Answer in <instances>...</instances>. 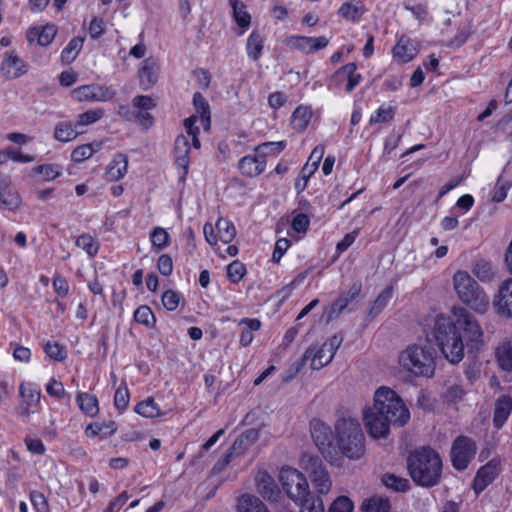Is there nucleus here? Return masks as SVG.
Instances as JSON below:
<instances>
[{
    "mask_svg": "<svg viewBox=\"0 0 512 512\" xmlns=\"http://www.w3.org/2000/svg\"><path fill=\"white\" fill-rule=\"evenodd\" d=\"M363 512H390L391 505L387 498L374 496L362 505Z\"/></svg>",
    "mask_w": 512,
    "mask_h": 512,
    "instance_id": "36",
    "label": "nucleus"
},
{
    "mask_svg": "<svg viewBox=\"0 0 512 512\" xmlns=\"http://www.w3.org/2000/svg\"><path fill=\"white\" fill-rule=\"evenodd\" d=\"M301 464L310 475L318 493L327 494L331 489L332 482L322 460L318 456L304 455Z\"/></svg>",
    "mask_w": 512,
    "mask_h": 512,
    "instance_id": "9",
    "label": "nucleus"
},
{
    "mask_svg": "<svg viewBox=\"0 0 512 512\" xmlns=\"http://www.w3.org/2000/svg\"><path fill=\"white\" fill-rule=\"evenodd\" d=\"M127 167L128 157L123 153H118L110 163L107 174L111 180L117 181L124 177Z\"/></svg>",
    "mask_w": 512,
    "mask_h": 512,
    "instance_id": "28",
    "label": "nucleus"
},
{
    "mask_svg": "<svg viewBox=\"0 0 512 512\" xmlns=\"http://www.w3.org/2000/svg\"><path fill=\"white\" fill-rule=\"evenodd\" d=\"M311 436L322 456L331 464L339 465L335 439L331 428L320 420L311 421Z\"/></svg>",
    "mask_w": 512,
    "mask_h": 512,
    "instance_id": "7",
    "label": "nucleus"
},
{
    "mask_svg": "<svg viewBox=\"0 0 512 512\" xmlns=\"http://www.w3.org/2000/svg\"><path fill=\"white\" fill-rule=\"evenodd\" d=\"M366 9L361 1H349L341 5L338 15L351 22H357L363 16Z\"/></svg>",
    "mask_w": 512,
    "mask_h": 512,
    "instance_id": "24",
    "label": "nucleus"
},
{
    "mask_svg": "<svg viewBox=\"0 0 512 512\" xmlns=\"http://www.w3.org/2000/svg\"><path fill=\"white\" fill-rule=\"evenodd\" d=\"M324 155V146L318 145L311 152L307 163L303 166L301 170V174L305 181H308L309 178L314 174V172L318 169L319 163Z\"/></svg>",
    "mask_w": 512,
    "mask_h": 512,
    "instance_id": "29",
    "label": "nucleus"
},
{
    "mask_svg": "<svg viewBox=\"0 0 512 512\" xmlns=\"http://www.w3.org/2000/svg\"><path fill=\"white\" fill-rule=\"evenodd\" d=\"M0 71L7 79H16L27 73L28 65L15 51H7L4 53Z\"/></svg>",
    "mask_w": 512,
    "mask_h": 512,
    "instance_id": "14",
    "label": "nucleus"
},
{
    "mask_svg": "<svg viewBox=\"0 0 512 512\" xmlns=\"http://www.w3.org/2000/svg\"><path fill=\"white\" fill-rule=\"evenodd\" d=\"M46 391L50 396L56 397L58 399H64L65 397L69 398L62 382L54 378H52L47 384Z\"/></svg>",
    "mask_w": 512,
    "mask_h": 512,
    "instance_id": "59",
    "label": "nucleus"
},
{
    "mask_svg": "<svg viewBox=\"0 0 512 512\" xmlns=\"http://www.w3.org/2000/svg\"><path fill=\"white\" fill-rule=\"evenodd\" d=\"M233 10V18L235 22L243 29L249 27L251 23V16L246 11V6L240 0H229Z\"/></svg>",
    "mask_w": 512,
    "mask_h": 512,
    "instance_id": "32",
    "label": "nucleus"
},
{
    "mask_svg": "<svg viewBox=\"0 0 512 512\" xmlns=\"http://www.w3.org/2000/svg\"><path fill=\"white\" fill-rule=\"evenodd\" d=\"M238 512H268L264 503L256 496L244 494L238 498Z\"/></svg>",
    "mask_w": 512,
    "mask_h": 512,
    "instance_id": "25",
    "label": "nucleus"
},
{
    "mask_svg": "<svg viewBox=\"0 0 512 512\" xmlns=\"http://www.w3.org/2000/svg\"><path fill=\"white\" fill-rule=\"evenodd\" d=\"M180 302V294L174 290H167L162 295V304L168 311L177 309Z\"/></svg>",
    "mask_w": 512,
    "mask_h": 512,
    "instance_id": "58",
    "label": "nucleus"
},
{
    "mask_svg": "<svg viewBox=\"0 0 512 512\" xmlns=\"http://www.w3.org/2000/svg\"><path fill=\"white\" fill-rule=\"evenodd\" d=\"M399 364L416 376L432 377L435 371V351L431 347L408 346L400 353Z\"/></svg>",
    "mask_w": 512,
    "mask_h": 512,
    "instance_id": "6",
    "label": "nucleus"
},
{
    "mask_svg": "<svg viewBox=\"0 0 512 512\" xmlns=\"http://www.w3.org/2000/svg\"><path fill=\"white\" fill-rule=\"evenodd\" d=\"M297 504L301 506L300 512H324L323 501L319 496L311 494Z\"/></svg>",
    "mask_w": 512,
    "mask_h": 512,
    "instance_id": "44",
    "label": "nucleus"
},
{
    "mask_svg": "<svg viewBox=\"0 0 512 512\" xmlns=\"http://www.w3.org/2000/svg\"><path fill=\"white\" fill-rule=\"evenodd\" d=\"M396 114V107L389 106L384 107L381 106L374 115L370 117L369 123L377 124V123H386L391 121Z\"/></svg>",
    "mask_w": 512,
    "mask_h": 512,
    "instance_id": "49",
    "label": "nucleus"
},
{
    "mask_svg": "<svg viewBox=\"0 0 512 512\" xmlns=\"http://www.w3.org/2000/svg\"><path fill=\"white\" fill-rule=\"evenodd\" d=\"M37 173L42 174L44 180H53L56 177L61 175L60 170L56 165L53 164H43L39 165L34 169Z\"/></svg>",
    "mask_w": 512,
    "mask_h": 512,
    "instance_id": "61",
    "label": "nucleus"
},
{
    "mask_svg": "<svg viewBox=\"0 0 512 512\" xmlns=\"http://www.w3.org/2000/svg\"><path fill=\"white\" fill-rule=\"evenodd\" d=\"M259 438V430L255 428L247 429L242 432L234 441L228 450L232 456L239 457L243 455L246 450L251 447Z\"/></svg>",
    "mask_w": 512,
    "mask_h": 512,
    "instance_id": "18",
    "label": "nucleus"
},
{
    "mask_svg": "<svg viewBox=\"0 0 512 512\" xmlns=\"http://www.w3.org/2000/svg\"><path fill=\"white\" fill-rule=\"evenodd\" d=\"M73 97L78 101L106 102L115 96L111 88L100 85H83L72 91Z\"/></svg>",
    "mask_w": 512,
    "mask_h": 512,
    "instance_id": "11",
    "label": "nucleus"
},
{
    "mask_svg": "<svg viewBox=\"0 0 512 512\" xmlns=\"http://www.w3.org/2000/svg\"><path fill=\"white\" fill-rule=\"evenodd\" d=\"M129 403V391L126 386H120L114 395V405L117 409L123 410Z\"/></svg>",
    "mask_w": 512,
    "mask_h": 512,
    "instance_id": "63",
    "label": "nucleus"
},
{
    "mask_svg": "<svg viewBox=\"0 0 512 512\" xmlns=\"http://www.w3.org/2000/svg\"><path fill=\"white\" fill-rule=\"evenodd\" d=\"M150 240L152 245L160 250L166 248L170 244L169 234L161 227H156L152 230Z\"/></svg>",
    "mask_w": 512,
    "mask_h": 512,
    "instance_id": "47",
    "label": "nucleus"
},
{
    "mask_svg": "<svg viewBox=\"0 0 512 512\" xmlns=\"http://www.w3.org/2000/svg\"><path fill=\"white\" fill-rule=\"evenodd\" d=\"M472 272L481 282H490L495 276L491 262L485 259L476 260Z\"/></svg>",
    "mask_w": 512,
    "mask_h": 512,
    "instance_id": "31",
    "label": "nucleus"
},
{
    "mask_svg": "<svg viewBox=\"0 0 512 512\" xmlns=\"http://www.w3.org/2000/svg\"><path fill=\"white\" fill-rule=\"evenodd\" d=\"M103 114V110L101 109L88 110L82 114H79L75 127L93 124L98 121L103 116Z\"/></svg>",
    "mask_w": 512,
    "mask_h": 512,
    "instance_id": "55",
    "label": "nucleus"
},
{
    "mask_svg": "<svg viewBox=\"0 0 512 512\" xmlns=\"http://www.w3.org/2000/svg\"><path fill=\"white\" fill-rule=\"evenodd\" d=\"M333 357L334 355L331 352H327L323 346L317 350L313 347H309L302 356V362L305 363L308 359H311V368L319 370L329 364Z\"/></svg>",
    "mask_w": 512,
    "mask_h": 512,
    "instance_id": "22",
    "label": "nucleus"
},
{
    "mask_svg": "<svg viewBox=\"0 0 512 512\" xmlns=\"http://www.w3.org/2000/svg\"><path fill=\"white\" fill-rule=\"evenodd\" d=\"M335 450L339 454V465L343 458L359 460L366 451L365 434L356 418L341 417L334 424Z\"/></svg>",
    "mask_w": 512,
    "mask_h": 512,
    "instance_id": "3",
    "label": "nucleus"
},
{
    "mask_svg": "<svg viewBox=\"0 0 512 512\" xmlns=\"http://www.w3.org/2000/svg\"><path fill=\"white\" fill-rule=\"evenodd\" d=\"M19 392L27 406H35L40 402V390L34 388L31 384H21Z\"/></svg>",
    "mask_w": 512,
    "mask_h": 512,
    "instance_id": "43",
    "label": "nucleus"
},
{
    "mask_svg": "<svg viewBox=\"0 0 512 512\" xmlns=\"http://www.w3.org/2000/svg\"><path fill=\"white\" fill-rule=\"evenodd\" d=\"M412 480L422 487H433L440 482L442 460L430 447H422L410 453L407 459Z\"/></svg>",
    "mask_w": 512,
    "mask_h": 512,
    "instance_id": "4",
    "label": "nucleus"
},
{
    "mask_svg": "<svg viewBox=\"0 0 512 512\" xmlns=\"http://www.w3.org/2000/svg\"><path fill=\"white\" fill-rule=\"evenodd\" d=\"M21 198L16 192L5 191L0 193V209L15 210L20 207Z\"/></svg>",
    "mask_w": 512,
    "mask_h": 512,
    "instance_id": "46",
    "label": "nucleus"
},
{
    "mask_svg": "<svg viewBox=\"0 0 512 512\" xmlns=\"http://www.w3.org/2000/svg\"><path fill=\"white\" fill-rule=\"evenodd\" d=\"M135 411L143 417L153 418L160 415V409L152 398L138 403Z\"/></svg>",
    "mask_w": 512,
    "mask_h": 512,
    "instance_id": "42",
    "label": "nucleus"
},
{
    "mask_svg": "<svg viewBox=\"0 0 512 512\" xmlns=\"http://www.w3.org/2000/svg\"><path fill=\"white\" fill-rule=\"evenodd\" d=\"M279 480L287 496L295 503L311 495L306 477L297 469L283 467Z\"/></svg>",
    "mask_w": 512,
    "mask_h": 512,
    "instance_id": "8",
    "label": "nucleus"
},
{
    "mask_svg": "<svg viewBox=\"0 0 512 512\" xmlns=\"http://www.w3.org/2000/svg\"><path fill=\"white\" fill-rule=\"evenodd\" d=\"M493 307L500 316L512 317V278L503 281L493 298Z\"/></svg>",
    "mask_w": 512,
    "mask_h": 512,
    "instance_id": "12",
    "label": "nucleus"
},
{
    "mask_svg": "<svg viewBox=\"0 0 512 512\" xmlns=\"http://www.w3.org/2000/svg\"><path fill=\"white\" fill-rule=\"evenodd\" d=\"M353 503L346 496L338 497L330 506L328 512H353Z\"/></svg>",
    "mask_w": 512,
    "mask_h": 512,
    "instance_id": "60",
    "label": "nucleus"
},
{
    "mask_svg": "<svg viewBox=\"0 0 512 512\" xmlns=\"http://www.w3.org/2000/svg\"><path fill=\"white\" fill-rule=\"evenodd\" d=\"M393 289L391 286L386 287L375 299L372 307L370 308L368 315L371 317L377 316L383 308L388 304L392 297Z\"/></svg>",
    "mask_w": 512,
    "mask_h": 512,
    "instance_id": "40",
    "label": "nucleus"
},
{
    "mask_svg": "<svg viewBox=\"0 0 512 512\" xmlns=\"http://www.w3.org/2000/svg\"><path fill=\"white\" fill-rule=\"evenodd\" d=\"M497 360L499 366L505 371L512 370V346L510 344L503 345L497 350Z\"/></svg>",
    "mask_w": 512,
    "mask_h": 512,
    "instance_id": "50",
    "label": "nucleus"
},
{
    "mask_svg": "<svg viewBox=\"0 0 512 512\" xmlns=\"http://www.w3.org/2000/svg\"><path fill=\"white\" fill-rule=\"evenodd\" d=\"M498 464L491 460L481 467L473 481V489L476 494L481 493L498 475Z\"/></svg>",
    "mask_w": 512,
    "mask_h": 512,
    "instance_id": "16",
    "label": "nucleus"
},
{
    "mask_svg": "<svg viewBox=\"0 0 512 512\" xmlns=\"http://www.w3.org/2000/svg\"><path fill=\"white\" fill-rule=\"evenodd\" d=\"M311 119V111L308 107L299 106L292 114V124L294 129L303 131L307 128Z\"/></svg>",
    "mask_w": 512,
    "mask_h": 512,
    "instance_id": "38",
    "label": "nucleus"
},
{
    "mask_svg": "<svg viewBox=\"0 0 512 512\" xmlns=\"http://www.w3.org/2000/svg\"><path fill=\"white\" fill-rule=\"evenodd\" d=\"M286 147L285 141L265 142L256 147V151L264 158V156L277 154Z\"/></svg>",
    "mask_w": 512,
    "mask_h": 512,
    "instance_id": "52",
    "label": "nucleus"
},
{
    "mask_svg": "<svg viewBox=\"0 0 512 512\" xmlns=\"http://www.w3.org/2000/svg\"><path fill=\"white\" fill-rule=\"evenodd\" d=\"M83 47V39L74 37L61 52V60L65 64L73 62Z\"/></svg>",
    "mask_w": 512,
    "mask_h": 512,
    "instance_id": "35",
    "label": "nucleus"
},
{
    "mask_svg": "<svg viewBox=\"0 0 512 512\" xmlns=\"http://www.w3.org/2000/svg\"><path fill=\"white\" fill-rule=\"evenodd\" d=\"M512 412V398L501 395L495 402L493 424L496 429H501Z\"/></svg>",
    "mask_w": 512,
    "mask_h": 512,
    "instance_id": "20",
    "label": "nucleus"
},
{
    "mask_svg": "<svg viewBox=\"0 0 512 512\" xmlns=\"http://www.w3.org/2000/svg\"><path fill=\"white\" fill-rule=\"evenodd\" d=\"M238 166L244 176L255 177L265 170L266 160L261 155H247L240 159Z\"/></svg>",
    "mask_w": 512,
    "mask_h": 512,
    "instance_id": "21",
    "label": "nucleus"
},
{
    "mask_svg": "<svg viewBox=\"0 0 512 512\" xmlns=\"http://www.w3.org/2000/svg\"><path fill=\"white\" fill-rule=\"evenodd\" d=\"M44 351L49 358L56 361H62L67 356L64 347L57 342L48 341L44 345Z\"/></svg>",
    "mask_w": 512,
    "mask_h": 512,
    "instance_id": "54",
    "label": "nucleus"
},
{
    "mask_svg": "<svg viewBox=\"0 0 512 512\" xmlns=\"http://www.w3.org/2000/svg\"><path fill=\"white\" fill-rule=\"evenodd\" d=\"M264 47L263 38L259 32L253 31L247 39L246 50L248 56L253 60L257 61L261 57L262 50Z\"/></svg>",
    "mask_w": 512,
    "mask_h": 512,
    "instance_id": "33",
    "label": "nucleus"
},
{
    "mask_svg": "<svg viewBox=\"0 0 512 512\" xmlns=\"http://www.w3.org/2000/svg\"><path fill=\"white\" fill-rule=\"evenodd\" d=\"M364 423L373 438H385L390 425L404 426L410 412L398 394L390 388L380 387L374 395V404L364 412Z\"/></svg>",
    "mask_w": 512,
    "mask_h": 512,
    "instance_id": "2",
    "label": "nucleus"
},
{
    "mask_svg": "<svg viewBox=\"0 0 512 512\" xmlns=\"http://www.w3.org/2000/svg\"><path fill=\"white\" fill-rule=\"evenodd\" d=\"M453 286L459 300L478 314H485L490 299L479 283L466 272L459 270L453 276Z\"/></svg>",
    "mask_w": 512,
    "mask_h": 512,
    "instance_id": "5",
    "label": "nucleus"
},
{
    "mask_svg": "<svg viewBox=\"0 0 512 512\" xmlns=\"http://www.w3.org/2000/svg\"><path fill=\"white\" fill-rule=\"evenodd\" d=\"M257 491L267 500L276 501L280 491L272 478L266 471H259L255 477Z\"/></svg>",
    "mask_w": 512,
    "mask_h": 512,
    "instance_id": "17",
    "label": "nucleus"
},
{
    "mask_svg": "<svg viewBox=\"0 0 512 512\" xmlns=\"http://www.w3.org/2000/svg\"><path fill=\"white\" fill-rule=\"evenodd\" d=\"M189 150L190 147L188 138L184 135L177 136L174 145L175 157H189Z\"/></svg>",
    "mask_w": 512,
    "mask_h": 512,
    "instance_id": "64",
    "label": "nucleus"
},
{
    "mask_svg": "<svg viewBox=\"0 0 512 512\" xmlns=\"http://www.w3.org/2000/svg\"><path fill=\"white\" fill-rule=\"evenodd\" d=\"M417 54V49L409 40L406 42L403 39L394 46L393 55L402 63L411 61Z\"/></svg>",
    "mask_w": 512,
    "mask_h": 512,
    "instance_id": "30",
    "label": "nucleus"
},
{
    "mask_svg": "<svg viewBox=\"0 0 512 512\" xmlns=\"http://www.w3.org/2000/svg\"><path fill=\"white\" fill-rule=\"evenodd\" d=\"M356 70L357 65L354 62L348 63L340 67L334 74L331 75L328 82V86L330 88L339 87L344 81V74H350L351 77L350 79H348L345 90L348 93L352 92L362 80V75L357 73Z\"/></svg>",
    "mask_w": 512,
    "mask_h": 512,
    "instance_id": "13",
    "label": "nucleus"
},
{
    "mask_svg": "<svg viewBox=\"0 0 512 512\" xmlns=\"http://www.w3.org/2000/svg\"><path fill=\"white\" fill-rule=\"evenodd\" d=\"M246 274V267L238 260L233 261L227 266V275L232 283H238Z\"/></svg>",
    "mask_w": 512,
    "mask_h": 512,
    "instance_id": "53",
    "label": "nucleus"
},
{
    "mask_svg": "<svg viewBox=\"0 0 512 512\" xmlns=\"http://www.w3.org/2000/svg\"><path fill=\"white\" fill-rule=\"evenodd\" d=\"M56 27L52 24H47L43 26L41 29L37 27H33L29 29L27 38L29 41H33L37 38V42L41 46H48L52 43L56 35Z\"/></svg>",
    "mask_w": 512,
    "mask_h": 512,
    "instance_id": "23",
    "label": "nucleus"
},
{
    "mask_svg": "<svg viewBox=\"0 0 512 512\" xmlns=\"http://www.w3.org/2000/svg\"><path fill=\"white\" fill-rule=\"evenodd\" d=\"M76 246L83 249L90 258L97 255L99 250V243L90 234L80 235L75 242Z\"/></svg>",
    "mask_w": 512,
    "mask_h": 512,
    "instance_id": "39",
    "label": "nucleus"
},
{
    "mask_svg": "<svg viewBox=\"0 0 512 512\" xmlns=\"http://www.w3.org/2000/svg\"><path fill=\"white\" fill-rule=\"evenodd\" d=\"M134 320L137 323L143 324L147 327L154 326L156 322L154 313L152 312L151 308L146 305H142L135 310Z\"/></svg>",
    "mask_w": 512,
    "mask_h": 512,
    "instance_id": "45",
    "label": "nucleus"
},
{
    "mask_svg": "<svg viewBox=\"0 0 512 512\" xmlns=\"http://www.w3.org/2000/svg\"><path fill=\"white\" fill-rule=\"evenodd\" d=\"M77 128L69 121L59 122L55 127L54 137L61 142L71 141L79 134Z\"/></svg>",
    "mask_w": 512,
    "mask_h": 512,
    "instance_id": "34",
    "label": "nucleus"
},
{
    "mask_svg": "<svg viewBox=\"0 0 512 512\" xmlns=\"http://www.w3.org/2000/svg\"><path fill=\"white\" fill-rule=\"evenodd\" d=\"M125 117L127 120H134L145 130L149 129L154 123V118L149 110H136L131 113L127 111Z\"/></svg>",
    "mask_w": 512,
    "mask_h": 512,
    "instance_id": "41",
    "label": "nucleus"
},
{
    "mask_svg": "<svg viewBox=\"0 0 512 512\" xmlns=\"http://www.w3.org/2000/svg\"><path fill=\"white\" fill-rule=\"evenodd\" d=\"M455 321L443 315L435 319L433 335L444 357L451 364H458L464 357L467 341L468 352L476 353L483 345V331L475 319L465 308L453 309Z\"/></svg>",
    "mask_w": 512,
    "mask_h": 512,
    "instance_id": "1",
    "label": "nucleus"
},
{
    "mask_svg": "<svg viewBox=\"0 0 512 512\" xmlns=\"http://www.w3.org/2000/svg\"><path fill=\"white\" fill-rule=\"evenodd\" d=\"M140 87L143 90L150 89L158 80V65L153 58H147L142 62L138 71Z\"/></svg>",
    "mask_w": 512,
    "mask_h": 512,
    "instance_id": "19",
    "label": "nucleus"
},
{
    "mask_svg": "<svg viewBox=\"0 0 512 512\" xmlns=\"http://www.w3.org/2000/svg\"><path fill=\"white\" fill-rule=\"evenodd\" d=\"M193 104L195 107V110L197 114L200 116V121L205 130H208L210 128L211 124V118H210V107L205 99V97L199 93L196 92L193 95Z\"/></svg>",
    "mask_w": 512,
    "mask_h": 512,
    "instance_id": "27",
    "label": "nucleus"
},
{
    "mask_svg": "<svg viewBox=\"0 0 512 512\" xmlns=\"http://www.w3.org/2000/svg\"><path fill=\"white\" fill-rule=\"evenodd\" d=\"M96 151L91 144L80 145L72 151L71 158L74 162L80 163L89 159Z\"/></svg>",
    "mask_w": 512,
    "mask_h": 512,
    "instance_id": "57",
    "label": "nucleus"
},
{
    "mask_svg": "<svg viewBox=\"0 0 512 512\" xmlns=\"http://www.w3.org/2000/svg\"><path fill=\"white\" fill-rule=\"evenodd\" d=\"M219 239L224 243H230L236 236L234 224L225 218H219L216 223Z\"/></svg>",
    "mask_w": 512,
    "mask_h": 512,
    "instance_id": "37",
    "label": "nucleus"
},
{
    "mask_svg": "<svg viewBox=\"0 0 512 512\" xmlns=\"http://www.w3.org/2000/svg\"><path fill=\"white\" fill-rule=\"evenodd\" d=\"M382 482L386 487L398 492H404L409 488V481L407 479L399 478L394 474H385L382 477Z\"/></svg>",
    "mask_w": 512,
    "mask_h": 512,
    "instance_id": "48",
    "label": "nucleus"
},
{
    "mask_svg": "<svg viewBox=\"0 0 512 512\" xmlns=\"http://www.w3.org/2000/svg\"><path fill=\"white\" fill-rule=\"evenodd\" d=\"M30 500L34 506V508L38 512H48L49 511V504L46 499V497L38 491H32L30 493Z\"/></svg>",
    "mask_w": 512,
    "mask_h": 512,
    "instance_id": "62",
    "label": "nucleus"
},
{
    "mask_svg": "<svg viewBox=\"0 0 512 512\" xmlns=\"http://www.w3.org/2000/svg\"><path fill=\"white\" fill-rule=\"evenodd\" d=\"M292 46L299 51L310 54L320 49L325 48L329 39L325 36L307 37V36H294L290 40Z\"/></svg>",
    "mask_w": 512,
    "mask_h": 512,
    "instance_id": "15",
    "label": "nucleus"
},
{
    "mask_svg": "<svg viewBox=\"0 0 512 512\" xmlns=\"http://www.w3.org/2000/svg\"><path fill=\"white\" fill-rule=\"evenodd\" d=\"M466 394V391L461 385L454 384L449 386L443 394V398L448 403L460 402Z\"/></svg>",
    "mask_w": 512,
    "mask_h": 512,
    "instance_id": "56",
    "label": "nucleus"
},
{
    "mask_svg": "<svg viewBox=\"0 0 512 512\" xmlns=\"http://www.w3.org/2000/svg\"><path fill=\"white\" fill-rule=\"evenodd\" d=\"M80 410L89 417H95L99 413V403L95 395L78 393L76 397Z\"/></svg>",
    "mask_w": 512,
    "mask_h": 512,
    "instance_id": "26",
    "label": "nucleus"
},
{
    "mask_svg": "<svg viewBox=\"0 0 512 512\" xmlns=\"http://www.w3.org/2000/svg\"><path fill=\"white\" fill-rule=\"evenodd\" d=\"M511 187V182L505 179L503 176H499L496 185L494 187L492 200L496 203L502 202L506 196L507 191Z\"/></svg>",
    "mask_w": 512,
    "mask_h": 512,
    "instance_id": "51",
    "label": "nucleus"
},
{
    "mask_svg": "<svg viewBox=\"0 0 512 512\" xmlns=\"http://www.w3.org/2000/svg\"><path fill=\"white\" fill-rule=\"evenodd\" d=\"M476 453L475 442L465 436L455 439L451 448V461L455 469L465 470Z\"/></svg>",
    "mask_w": 512,
    "mask_h": 512,
    "instance_id": "10",
    "label": "nucleus"
}]
</instances>
